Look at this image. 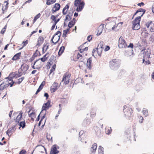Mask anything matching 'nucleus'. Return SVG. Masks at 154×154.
<instances>
[{"instance_id":"a19ab883","label":"nucleus","mask_w":154,"mask_h":154,"mask_svg":"<svg viewBox=\"0 0 154 154\" xmlns=\"http://www.w3.org/2000/svg\"><path fill=\"white\" fill-rule=\"evenodd\" d=\"M56 67V65L55 64H54L52 66V68L50 69V71L49 74H51L53 72H54L55 71V68Z\"/></svg>"},{"instance_id":"58836bf2","label":"nucleus","mask_w":154,"mask_h":154,"mask_svg":"<svg viewBox=\"0 0 154 154\" xmlns=\"http://www.w3.org/2000/svg\"><path fill=\"white\" fill-rule=\"evenodd\" d=\"M19 125L20 126L19 127V128H20V127H22V128H24L26 125V123L24 121H22L21 122H20Z\"/></svg>"},{"instance_id":"a18cd8bd","label":"nucleus","mask_w":154,"mask_h":154,"mask_svg":"<svg viewBox=\"0 0 154 154\" xmlns=\"http://www.w3.org/2000/svg\"><path fill=\"white\" fill-rule=\"evenodd\" d=\"M96 115V112L95 110H92L91 112V117L93 118Z\"/></svg>"},{"instance_id":"774afa93","label":"nucleus","mask_w":154,"mask_h":154,"mask_svg":"<svg viewBox=\"0 0 154 154\" xmlns=\"http://www.w3.org/2000/svg\"><path fill=\"white\" fill-rule=\"evenodd\" d=\"M45 46H46L45 45L42 48V52L43 53H44L46 51V50H45Z\"/></svg>"},{"instance_id":"c9c22d12","label":"nucleus","mask_w":154,"mask_h":154,"mask_svg":"<svg viewBox=\"0 0 154 154\" xmlns=\"http://www.w3.org/2000/svg\"><path fill=\"white\" fill-rule=\"evenodd\" d=\"M98 154H104L103 148L101 146H99Z\"/></svg>"},{"instance_id":"39448f33","label":"nucleus","mask_w":154,"mask_h":154,"mask_svg":"<svg viewBox=\"0 0 154 154\" xmlns=\"http://www.w3.org/2000/svg\"><path fill=\"white\" fill-rule=\"evenodd\" d=\"M61 34V32L60 31L57 32L52 37L51 40V43H53L54 44H56L60 40Z\"/></svg>"},{"instance_id":"8fccbe9b","label":"nucleus","mask_w":154,"mask_h":154,"mask_svg":"<svg viewBox=\"0 0 154 154\" xmlns=\"http://www.w3.org/2000/svg\"><path fill=\"white\" fill-rule=\"evenodd\" d=\"M55 58L56 57H55L54 55L51 56L50 59V62H48V65H51V64H52V63H51V60Z\"/></svg>"},{"instance_id":"864d4df0","label":"nucleus","mask_w":154,"mask_h":154,"mask_svg":"<svg viewBox=\"0 0 154 154\" xmlns=\"http://www.w3.org/2000/svg\"><path fill=\"white\" fill-rule=\"evenodd\" d=\"M26 153L27 152L25 150L22 149L20 152L19 154H26Z\"/></svg>"},{"instance_id":"c03bdc74","label":"nucleus","mask_w":154,"mask_h":154,"mask_svg":"<svg viewBox=\"0 0 154 154\" xmlns=\"http://www.w3.org/2000/svg\"><path fill=\"white\" fill-rule=\"evenodd\" d=\"M24 79V77H23L17 79V81L16 82V83H17L18 84H19L23 81Z\"/></svg>"},{"instance_id":"6ab92c4d","label":"nucleus","mask_w":154,"mask_h":154,"mask_svg":"<svg viewBox=\"0 0 154 154\" xmlns=\"http://www.w3.org/2000/svg\"><path fill=\"white\" fill-rule=\"evenodd\" d=\"M58 87V84L54 82L51 87L50 90L51 92H54L56 91Z\"/></svg>"},{"instance_id":"bf43d9fd","label":"nucleus","mask_w":154,"mask_h":154,"mask_svg":"<svg viewBox=\"0 0 154 154\" xmlns=\"http://www.w3.org/2000/svg\"><path fill=\"white\" fill-rule=\"evenodd\" d=\"M139 119L141 120V121L139 120V122L140 123H142L143 122V118L141 116H139Z\"/></svg>"},{"instance_id":"338daca9","label":"nucleus","mask_w":154,"mask_h":154,"mask_svg":"<svg viewBox=\"0 0 154 154\" xmlns=\"http://www.w3.org/2000/svg\"><path fill=\"white\" fill-rule=\"evenodd\" d=\"M144 5V3L143 2H142L140 3H139L137 4V5L140 6H143Z\"/></svg>"},{"instance_id":"3c124183","label":"nucleus","mask_w":154,"mask_h":154,"mask_svg":"<svg viewBox=\"0 0 154 154\" xmlns=\"http://www.w3.org/2000/svg\"><path fill=\"white\" fill-rule=\"evenodd\" d=\"M7 28V25H6L2 29L1 32V33L2 34H3L5 32L6 29Z\"/></svg>"},{"instance_id":"20e7f679","label":"nucleus","mask_w":154,"mask_h":154,"mask_svg":"<svg viewBox=\"0 0 154 154\" xmlns=\"http://www.w3.org/2000/svg\"><path fill=\"white\" fill-rule=\"evenodd\" d=\"M85 5L84 2L82 0H75L74 5L77 7L76 11L79 12L83 9Z\"/></svg>"},{"instance_id":"f704fd0d","label":"nucleus","mask_w":154,"mask_h":154,"mask_svg":"<svg viewBox=\"0 0 154 154\" xmlns=\"http://www.w3.org/2000/svg\"><path fill=\"white\" fill-rule=\"evenodd\" d=\"M29 117L31 118V120L32 121H33L34 118L35 117V114L34 112H32L30 114H29Z\"/></svg>"},{"instance_id":"c85d7f7f","label":"nucleus","mask_w":154,"mask_h":154,"mask_svg":"<svg viewBox=\"0 0 154 154\" xmlns=\"http://www.w3.org/2000/svg\"><path fill=\"white\" fill-rule=\"evenodd\" d=\"M97 147V144L94 143L92 145L91 148V151L92 153H94L96 150Z\"/></svg>"},{"instance_id":"393cba45","label":"nucleus","mask_w":154,"mask_h":154,"mask_svg":"<svg viewBox=\"0 0 154 154\" xmlns=\"http://www.w3.org/2000/svg\"><path fill=\"white\" fill-rule=\"evenodd\" d=\"M92 58L91 57L89 58L87 60V66L89 69H91L92 67V65L91 64Z\"/></svg>"},{"instance_id":"cd10ccee","label":"nucleus","mask_w":154,"mask_h":154,"mask_svg":"<svg viewBox=\"0 0 154 154\" xmlns=\"http://www.w3.org/2000/svg\"><path fill=\"white\" fill-rule=\"evenodd\" d=\"M44 39L43 37L40 36L38 39V42L37 45L39 46H40L43 42Z\"/></svg>"},{"instance_id":"4d7b16f0","label":"nucleus","mask_w":154,"mask_h":154,"mask_svg":"<svg viewBox=\"0 0 154 154\" xmlns=\"http://www.w3.org/2000/svg\"><path fill=\"white\" fill-rule=\"evenodd\" d=\"M84 132V131H81L79 132V138H81V137L82 135V134H83Z\"/></svg>"},{"instance_id":"72a5a7b5","label":"nucleus","mask_w":154,"mask_h":154,"mask_svg":"<svg viewBox=\"0 0 154 154\" xmlns=\"http://www.w3.org/2000/svg\"><path fill=\"white\" fill-rule=\"evenodd\" d=\"M56 0H46V4L49 5L54 3Z\"/></svg>"},{"instance_id":"e433bc0d","label":"nucleus","mask_w":154,"mask_h":154,"mask_svg":"<svg viewBox=\"0 0 154 154\" xmlns=\"http://www.w3.org/2000/svg\"><path fill=\"white\" fill-rule=\"evenodd\" d=\"M112 131V129L110 127H106L105 128V132L107 134H110Z\"/></svg>"},{"instance_id":"37998d69","label":"nucleus","mask_w":154,"mask_h":154,"mask_svg":"<svg viewBox=\"0 0 154 154\" xmlns=\"http://www.w3.org/2000/svg\"><path fill=\"white\" fill-rule=\"evenodd\" d=\"M41 14L40 13H39L37 14L35 17H34L33 21V23H34L37 20L38 18H39L41 16Z\"/></svg>"},{"instance_id":"1a4fd4ad","label":"nucleus","mask_w":154,"mask_h":154,"mask_svg":"<svg viewBox=\"0 0 154 154\" xmlns=\"http://www.w3.org/2000/svg\"><path fill=\"white\" fill-rule=\"evenodd\" d=\"M76 22V19L75 18H73L72 20L70 21L68 25L69 27L68 28H70V30H71V32L75 31V32H76V26H75L74 29H72L71 28L75 25Z\"/></svg>"},{"instance_id":"f3484780","label":"nucleus","mask_w":154,"mask_h":154,"mask_svg":"<svg viewBox=\"0 0 154 154\" xmlns=\"http://www.w3.org/2000/svg\"><path fill=\"white\" fill-rule=\"evenodd\" d=\"M93 132L97 137L100 136L101 134V131L100 128L97 126L94 127Z\"/></svg>"},{"instance_id":"423d86ee","label":"nucleus","mask_w":154,"mask_h":154,"mask_svg":"<svg viewBox=\"0 0 154 154\" xmlns=\"http://www.w3.org/2000/svg\"><path fill=\"white\" fill-rule=\"evenodd\" d=\"M123 112L125 116L129 117L131 116L132 110L129 105H125L124 106Z\"/></svg>"},{"instance_id":"9b49d317","label":"nucleus","mask_w":154,"mask_h":154,"mask_svg":"<svg viewBox=\"0 0 154 154\" xmlns=\"http://www.w3.org/2000/svg\"><path fill=\"white\" fill-rule=\"evenodd\" d=\"M60 147L57 145H53L51 148V150L50 154H57L59 151L57 150L59 149Z\"/></svg>"},{"instance_id":"2eb2a0df","label":"nucleus","mask_w":154,"mask_h":154,"mask_svg":"<svg viewBox=\"0 0 154 154\" xmlns=\"http://www.w3.org/2000/svg\"><path fill=\"white\" fill-rule=\"evenodd\" d=\"M38 151L41 153H43L45 152L46 154L47 153V151L45 148L42 145H37L35 147Z\"/></svg>"},{"instance_id":"0eeeda50","label":"nucleus","mask_w":154,"mask_h":154,"mask_svg":"<svg viewBox=\"0 0 154 154\" xmlns=\"http://www.w3.org/2000/svg\"><path fill=\"white\" fill-rule=\"evenodd\" d=\"M44 65V63L39 58L35 61L33 65H32V67L33 69H38L42 68Z\"/></svg>"},{"instance_id":"dca6fc26","label":"nucleus","mask_w":154,"mask_h":154,"mask_svg":"<svg viewBox=\"0 0 154 154\" xmlns=\"http://www.w3.org/2000/svg\"><path fill=\"white\" fill-rule=\"evenodd\" d=\"M60 4L58 3H56L54 5L51 9V12L52 14H54L55 12L59 10L60 8Z\"/></svg>"},{"instance_id":"79ce46f5","label":"nucleus","mask_w":154,"mask_h":154,"mask_svg":"<svg viewBox=\"0 0 154 154\" xmlns=\"http://www.w3.org/2000/svg\"><path fill=\"white\" fill-rule=\"evenodd\" d=\"M16 82H15L13 80H12L11 81H8V83L7 84L8 86H10V87H12L14 84H16Z\"/></svg>"},{"instance_id":"5fc2aeb1","label":"nucleus","mask_w":154,"mask_h":154,"mask_svg":"<svg viewBox=\"0 0 154 154\" xmlns=\"http://www.w3.org/2000/svg\"><path fill=\"white\" fill-rule=\"evenodd\" d=\"M44 118H45V117H44V116H43L41 118V120H40V121H39V123H38V126H41L42 123V122L43 119H44Z\"/></svg>"},{"instance_id":"6e6d98bb","label":"nucleus","mask_w":154,"mask_h":154,"mask_svg":"<svg viewBox=\"0 0 154 154\" xmlns=\"http://www.w3.org/2000/svg\"><path fill=\"white\" fill-rule=\"evenodd\" d=\"M92 36L91 35L88 36L87 38L89 42L90 41L92 40Z\"/></svg>"},{"instance_id":"c756f323","label":"nucleus","mask_w":154,"mask_h":154,"mask_svg":"<svg viewBox=\"0 0 154 154\" xmlns=\"http://www.w3.org/2000/svg\"><path fill=\"white\" fill-rule=\"evenodd\" d=\"M8 87V85L4 82H3L0 85V91H2Z\"/></svg>"},{"instance_id":"bb28decb","label":"nucleus","mask_w":154,"mask_h":154,"mask_svg":"<svg viewBox=\"0 0 154 154\" xmlns=\"http://www.w3.org/2000/svg\"><path fill=\"white\" fill-rule=\"evenodd\" d=\"M84 53L81 54L80 53H78L77 55V59L79 61L82 62L83 60V57H84Z\"/></svg>"},{"instance_id":"4468645a","label":"nucleus","mask_w":154,"mask_h":154,"mask_svg":"<svg viewBox=\"0 0 154 154\" xmlns=\"http://www.w3.org/2000/svg\"><path fill=\"white\" fill-rule=\"evenodd\" d=\"M146 11L145 10L142 8H140L138 9L136 12L134 14L133 16V18L134 17V16L136 14L139 13V16L137 17L140 18V20H141V17L143 16V14L145 13Z\"/></svg>"},{"instance_id":"aec40b11","label":"nucleus","mask_w":154,"mask_h":154,"mask_svg":"<svg viewBox=\"0 0 154 154\" xmlns=\"http://www.w3.org/2000/svg\"><path fill=\"white\" fill-rule=\"evenodd\" d=\"M73 12L72 13H69L66 16L64 23H67V22L71 20Z\"/></svg>"},{"instance_id":"b1692460","label":"nucleus","mask_w":154,"mask_h":154,"mask_svg":"<svg viewBox=\"0 0 154 154\" xmlns=\"http://www.w3.org/2000/svg\"><path fill=\"white\" fill-rule=\"evenodd\" d=\"M66 44L67 42H65L63 44L64 46H62L60 48L58 53V55L59 56H60L64 52L65 49V46H66Z\"/></svg>"},{"instance_id":"052dcab7","label":"nucleus","mask_w":154,"mask_h":154,"mask_svg":"<svg viewBox=\"0 0 154 154\" xmlns=\"http://www.w3.org/2000/svg\"><path fill=\"white\" fill-rule=\"evenodd\" d=\"M13 112V110L11 111L10 112L9 114V116L10 118H11V117L12 114Z\"/></svg>"},{"instance_id":"9d476101","label":"nucleus","mask_w":154,"mask_h":154,"mask_svg":"<svg viewBox=\"0 0 154 154\" xmlns=\"http://www.w3.org/2000/svg\"><path fill=\"white\" fill-rule=\"evenodd\" d=\"M16 130V125L13 126L9 128L6 131V134L9 137H11Z\"/></svg>"},{"instance_id":"412c9836","label":"nucleus","mask_w":154,"mask_h":154,"mask_svg":"<svg viewBox=\"0 0 154 154\" xmlns=\"http://www.w3.org/2000/svg\"><path fill=\"white\" fill-rule=\"evenodd\" d=\"M49 56V52H47L43 56L42 58L40 59L43 63H44L45 62L48 60Z\"/></svg>"},{"instance_id":"ea45409f","label":"nucleus","mask_w":154,"mask_h":154,"mask_svg":"<svg viewBox=\"0 0 154 154\" xmlns=\"http://www.w3.org/2000/svg\"><path fill=\"white\" fill-rule=\"evenodd\" d=\"M15 77L14 75H13L12 74H10L8 77L7 78V79L8 80V81H12V79Z\"/></svg>"},{"instance_id":"7c9ffc66","label":"nucleus","mask_w":154,"mask_h":154,"mask_svg":"<svg viewBox=\"0 0 154 154\" xmlns=\"http://www.w3.org/2000/svg\"><path fill=\"white\" fill-rule=\"evenodd\" d=\"M21 53L20 52L15 54L12 58V60H16L20 59Z\"/></svg>"},{"instance_id":"de8ad7c7","label":"nucleus","mask_w":154,"mask_h":154,"mask_svg":"<svg viewBox=\"0 0 154 154\" xmlns=\"http://www.w3.org/2000/svg\"><path fill=\"white\" fill-rule=\"evenodd\" d=\"M43 88V86L42 85H40L39 86L38 89L37 90L36 92L35 93V94H38V93L39 92L42 90Z\"/></svg>"},{"instance_id":"680f3d73","label":"nucleus","mask_w":154,"mask_h":154,"mask_svg":"<svg viewBox=\"0 0 154 154\" xmlns=\"http://www.w3.org/2000/svg\"><path fill=\"white\" fill-rule=\"evenodd\" d=\"M56 24H55L53 23V25L52 26V27H51V30H52L53 29H54V28L55 27V26H56Z\"/></svg>"},{"instance_id":"4be33fe9","label":"nucleus","mask_w":154,"mask_h":154,"mask_svg":"<svg viewBox=\"0 0 154 154\" xmlns=\"http://www.w3.org/2000/svg\"><path fill=\"white\" fill-rule=\"evenodd\" d=\"M57 17L54 15H52L51 17V19L52 20L51 22L54 24H57L59 21L60 19L59 18L56 19Z\"/></svg>"},{"instance_id":"f257e3e1","label":"nucleus","mask_w":154,"mask_h":154,"mask_svg":"<svg viewBox=\"0 0 154 154\" xmlns=\"http://www.w3.org/2000/svg\"><path fill=\"white\" fill-rule=\"evenodd\" d=\"M134 45L133 43H130L128 45L125 40L122 36H120L119 40V48H133Z\"/></svg>"},{"instance_id":"e2e57ef3","label":"nucleus","mask_w":154,"mask_h":154,"mask_svg":"<svg viewBox=\"0 0 154 154\" xmlns=\"http://www.w3.org/2000/svg\"><path fill=\"white\" fill-rule=\"evenodd\" d=\"M44 96L46 97V99H47L49 97V95L47 93H45Z\"/></svg>"},{"instance_id":"7ed1b4c3","label":"nucleus","mask_w":154,"mask_h":154,"mask_svg":"<svg viewBox=\"0 0 154 154\" xmlns=\"http://www.w3.org/2000/svg\"><path fill=\"white\" fill-rule=\"evenodd\" d=\"M29 69L28 65L25 63L23 64L21 66L18 70V76H21L23 75H25L26 72L27 70Z\"/></svg>"},{"instance_id":"ddd939ff","label":"nucleus","mask_w":154,"mask_h":154,"mask_svg":"<svg viewBox=\"0 0 154 154\" xmlns=\"http://www.w3.org/2000/svg\"><path fill=\"white\" fill-rule=\"evenodd\" d=\"M119 60L116 59H113L109 62V66L112 69L118 65Z\"/></svg>"},{"instance_id":"4c0bfd02","label":"nucleus","mask_w":154,"mask_h":154,"mask_svg":"<svg viewBox=\"0 0 154 154\" xmlns=\"http://www.w3.org/2000/svg\"><path fill=\"white\" fill-rule=\"evenodd\" d=\"M102 47L101 46L100 48H97V52L98 54V55L99 56H101L102 54Z\"/></svg>"},{"instance_id":"5701e85b","label":"nucleus","mask_w":154,"mask_h":154,"mask_svg":"<svg viewBox=\"0 0 154 154\" xmlns=\"http://www.w3.org/2000/svg\"><path fill=\"white\" fill-rule=\"evenodd\" d=\"M79 51L81 54H85L84 51H87L88 49V47L84 48L83 45L80 46L79 48Z\"/></svg>"},{"instance_id":"473e14b6","label":"nucleus","mask_w":154,"mask_h":154,"mask_svg":"<svg viewBox=\"0 0 154 154\" xmlns=\"http://www.w3.org/2000/svg\"><path fill=\"white\" fill-rule=\"evenodd\" d=\"M69 8V6L68 5H66L65 7L64 8L63 10V13L64 15L66 14L68 10V9Z\"/></svg>"},{"instance_id":"f8f14e48","label":"nucleus","mask_w":154,"mask_h":154,"mask_svg":"<svg viewBox=\"0 0 154 154\" xmlns=\"http://www.w3.org/2000/svg\"><path fill=\"white\" fill-rule=\"evenodd\" d=\"M146 26L152 32H154V22L152 21H149L146 23Z\"/></svg>"},{"instance_id":"49530a36","label":"nucleus","mask_w":154,"mask_h":154,"mask_svg":"<svg viewBox=\"0 0 154 154\" xmlns=\"http://www.w3.org/2000/svg\"><path fill=\"white\" fill-rule=\"evenodd\" d=\"M28 43V41L27 40H26L25 41H23L22 42L23 44V46L21 48L19 49L20 50L22 49Z\"/></svg>"},{"instance_id":"a211bd4d","label":"nucleus","mask_w":154,"mask_h":154,"mask_svg":"<svg viewBox=\"0 0 154 154\" xmlns=\"http://www.w3.org/2000/svg\"><path fill=\"white\" fill-rule=\"evenodd\" d=\"M51 101L49 100H48V101L45 103L43 105L42 108V110H46L48 109L49 107H51Z\"/></svg>"},{"instance_id":"2f4dec72","label":"nucleus","mask_w":154,"mask_h":154,"mask_svg":"<svg viewBox=\"0 0 154 154\" xmlns=\"http://www.w3.org/2000/svg\"><path fill=\"white\" fill-rule=\"evenodd\" d=\"M4 3H6V5H3L2 6V10L3 11V13H4V11L7 10L8 7V3L7 1H5Z\"/></svg>"},{"instance_id":"a878e982","label":"nucleus","mask_w":154,"mask_h":154,"mask_svg":"<svg viewBox=\"0 0 154 154\" xmlns=\"http://www.w3.org/2000/svg\"><path fill=\"white\" fill-rule=\"evenodd\" d=\"M22 114L23 113L20 112L18 115L17 116L16 119H15V121L19 123L22 118Z\"/></svg>"},{"instance_id":"13d9d810","label":"nucleus","mask_w":154,"mask_h":154,"mask_svg":"<svg viewBox=\"0 0 154 154\" xmlns=\"http://www.w3.org/2000/svg\"><path fill=\"white\" fill-rule=\"evenodd\" d=\"M143 113L145 116H147L148 114L147 111L146 110H143Z\"/></svg>"},{"instance_id":"6e6552de","label":"nucleus","mask_w":154,"mask_h":154,"mask_svg":"<svg viewBox=\"0 0 154 154\" xmlns=\"http://www.w3.org/2000/svg\"><path fill=\"white\" fill-rule=\"evenodd\" d=\"M71 74L69 72H66L63 75L62 82L65 85L68 84L70 80Z\"/></svg>"},{"instance_id":"f03ea898","label":"nucleus","mask_w":154,"mask_h":154,"mask_svg":"<svg viewBox=\"0 0 154 154\" xmlns=\"http://www.w3.org/2000/svg\"><path fill=\"white\" fill-rule=\"evenodd\" d=\"M140 17H136L134 20L132 22V29L134 30H138L140 27Z\"/></svg>"},{"instance_id":"603ef678","label":"nucleus","mask_w":154,"mask_h":154,"mask_svg":"<svg viewBox=\"0 0 154 154\" xmlns=\"http://www.w3.org/2000/svg\"><path fill=\"white\" fill-rule=\"evenodd\" d=\"M103 31V29H101L99 28L98 30V32L97 34V36H99L100 35V34L102 33Z\"/></svg>"},{"instance_id":"09e8293b","label":"nucleus","mask_w":154,"mask_h":154,"mask_svg":"<svg viewBox=\"0 0 154 154\" xmlns=\"http://www.w3.org/2000/svg\"><path fill=\"white\" fill-rule=\"evenodd\" d=\"M70 31H71V30H70V28H67L66 29L63 30V33L67 34L68 33H69Z\"/></svg>"},{"instance_id":"0e129e2a","label":"nucleus","mask_w":154,"mask_h":154,"mask_svg":"<svg viewBox=\"0 0 154 154\" xmlns=\"http://www.w3.org/2000/svg\"><path fill=\"white\" fill-rule=\"evenodd\" d=\"M50 137V135H47V139H48V140H51L52 139V137H51V138H50V137Z\"/></svg>"},{"instance_id":"69168bd1","label":"nucleus","mask_w":154,"mask_h":154,"mask_svg":"<svg viewBox=\"0 0 154 154\" xmlns=\"http://www.w3.org/2000/svg\"><path fill=\"white\" fill-rule=\"evenodd\" d=\"M110 49V47L109 46H106V47L105 49V51H107Z\"/></svg>"}]
</instances>
